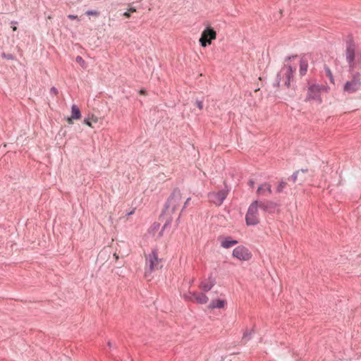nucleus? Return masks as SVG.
I'll list each match as a JSON object with an SVG mask.
<instances>
[{"label": "nucleus", "mask_w": 361, "mask_h": 361, "mask_svg": "<svg viewBox=\"0 0 361 361\" xmlns=\"http://www.w3.org/2000/svg\"><path fill=\"white\" fill-rule=\"evenodd\" d=\"M182 203V195L180 190L178 188H176L173 190L172 193L168 198L165 206L164 209L162 212L163 216H166V222L159 233V235H162L163 231L166 228V227L169 226L171 222L172 221V214H174L176 210L179 208Z\"/></svg>", "instance_id": "nucleus-1"}, {"label": "nucleus", "mask_w": 361, "mask_h": 361, "mask_svg": "<svg viewBox=\"0 0 361 361\" xmlns=\"http://www.w3.org/2000/svg\"><path fill=\"white\" fill-rule=\"evenodd\" d=\"M349 72L350 73V78L344 84L343 92L348 94H353L361 88V74L359 72L354 71V70Z\"/></svg>", "instance_id": "nucleus-2"}, {"label": "nucleus", "mask_w": 361, "mask_h": 361, "mask_svg": "<svg viewBox=\"0 0 361 361\" xmlns=\"http://www.w3.org/2000/svg\"><path fill=\"white\" fill-rule=\"evenodd\" d=\"M295 71V68L293 69L290 66H285L283 67L277 74L274 85L275 87H279L281 81L283 80L284 82V85L287 87H290V82L293 78V73Z\"/></svg>", "instance_id": "nucleus-3"}, {"label": "nucleus", "mask_w": 361, "mask_h": 361, "mask_svg": "<svg viewBox=\"0 0 361 361\" xmlns=\"http://www.w3.org/2000/svg\"><path fill=\"white\" fill-rule=\"evenodd\" d=\"M258 200L253 201L249 206L246 216L245 221L247 226H255L259 224L258 218Z\"/></svg>", "instance_id": "nucleus-4"}, {"label": "nucleus", "mask_w": 361, "mask_h": 361, "mask_svg": "<svg viewBox=\"0 0 361 361\" xmlns=\"http://www.w3.org/2000/svg\"><path fill=\"white\" fill-rule=\"evenodd\" d=\"M160 261L161 260L158 258L157 251L153 250L147 258V264L148 265V268L146 269L145 274L146 277H147L152 271L161 267V265H160Z\"/></svg>", "instance_id": "nucleus-5"}, {"label": "nucleus", "mask_w": 361, "mask_h": 361, "mask_svg": "<svg viewBox=\"0 0 361 361\" xmlns=\"http://www.w3.org/2000/svg\"><path fill=\"white\" fill-rule=\"evenodd\" d=\"M355 44L353 41L347 43L345 56L349 65V71H352L355 68Z\"/></svg>", "instance_id": "nucleus-6"}, {"label": "nucleus", "mask_w": 361, "mask_h": 361, "mask_svg": "<svg viewBox=\"0 0 361 361\" xmlns=\"http://www.w3.org/2000/svg\"><path fill=\"white\" fill-rule=\"evenodd\" d=\"M233 256L241 261H248L252 257V253L245 246L240 245L233 250Z\"/></svg>", "instance_id": "nucleus-7"}, {"label": "nucleus", "mask_w": 361, "mask_h": 361, "mask_svg": "<svg viewBox=\"0 0 361 361\" xmlns=\"http://www.w3.org/2000/svg\"><path fill=\"white\" fill-rule=\"evenodd\" d=\"M228 195L227 190H221L218 192H210L208 195L209 200L216 205H221Z\"/></svg>", "instance_id": "nucleus-8"}, {"label": "nucleus", "mask_w": 361, "mask_h": 361, "mask_svg": "<svg viewBox=\"0 0 361 361\" xmlns=\"http://www.w3.org/2000/svg\"><path fill=\"white\" fill-rule=\"evenodd\" d=\"M257 206L263 211L271 213L276 209V208L278 207V204L276 202L270 200H262L258 201Z\"/></svg>", "instance_id": "nucleus-9"}, {"label": "nucleus", "mask_w": 361, "mask_h": 361, "mask_svg": "<svg viewBox=\"0 0 361 361\" xmlns=\"http://www.w3.org/2000/svg\"><path fill=\"white\" fill-rule=\"evenodd\" d=\"M216 284L215 278L211 274L207 279L202 281L200 285V288L204 292H208Z\"/></svg>", "instance_id": "nucleus-10"}, {"label": "nucleus", "mask_w": 361, "mask_h": 361, "mask_svg": "<svg viewBox=\"0 0 361 361\" xmlns=\"http://www.w3.org/2000/svg\"><path fill=\"white\" fill-rule=\"evenodd\" d=\"M218 240L220 242L221 247L228 249L238 243V240L231 239V237L219 236Z\"/></svg>", "instance_id": "nucleus-11"}, {"label": "nucleus", "mask_w": 361, "mask_h": 361, "mask_svg": "<svg viewBox=\"0 0 361 361\" xmlns=\"http://www.w3.org/2000/svg\"><path fill=\"white\" fill-rule=\"evenodd\" d=\"M320 87L319 85H312L309 87L307 99H319Z\"/></svg>", "instance_id": "nucleus-12"}, {"label": "nucleus", "mask_w": 361, "mask_h": 361, "mask_svg": "<svg viewBox=\"0 0 361 361\" xmlns=\"http://www.w3.org/2000/svg\"><path fill=\"white\" fill-rule=\"evenodd\" d=\"M271 186L269 183L261 184L257 190V195L258 196H266L267 193L271 194Z\"/></svg>", "instance_id": "nucleus-13"}, {"label": "nucleus", "mask_w": 361, "mask_h": 361, "mask_svg": "<svg viewBox=\"0 0 361 361\" xmlns=\"http://www.w3.org/2000/svg\"><path fill=\"white\" fill-rule=\"evenodd\" d=\"M81 117L80 111L78 107L73 104L71 106V116L68 118L67 121L69 124L73 123V119H80Z\"/></svg>", "instance_id": "nucleus-14"}, {"label": "nucleus", "mask_w": 361, "mask_h": 361, "mask_svg": "<svg viewBox=\"0 0 361 361\" xmlns=\"http://www.w3.org/2000/svg\"><path fill=\"white\" fill-rule=\"evenodd\" d=\"M307 171V169H300L298 171H296L289 178L290 179L293 183L297 182L299 180V183L301 184L302 182L305 180V178L301 176V174H303Z\"/></svg>", "instance_id": "nucleus-15"}, {"label": "nucleus", "mask_w": 361, "mask_h": 361, "mask_svg": "<svg viewBox=\"0 0 361 361\" xmlns=\"http://www.w3.org/2000/svg\"><path fill=\"white\" fill-rule=\"evenodd\" d=\"M202 36L203 37H205L207 39H209L212 42V39H215L216 37V31L210 27H207L206 29L204 30V31L202 33Z\"/></svg>", "instance_id": "nucleus-16"}, {"label": "nucleus", "mask_w": 361, "mask_h": 361, "mask_svg": "<svg viewBox=\"0 0 361 361\" xmlns=\"http://www.w3.org/2000/svg\"><path fill=\"white\" fill-rule=\"evenodd\" d=\"M307 67H308L307 60L305 57L301 58V59L300 61V73L301 75H305L307 70Z\"/></svg>", "instance_id": "nucleus-17"}, {"label": "nucleus", "mask_w": 361, "mask_h": 361, "mask_svg": "<svg viewBox=\"0 0 361 361\" xmlns=\"http://www.w3.org/2000/svg\"><path fill=\"white\" fill-rule=\"evenodd\" d=\"M226 301L223 300H212L209 305V307L211 309L222 308L224 307Z\"/></svg>", "instance_id": "nucleus-18"}, {"label": "nucleus", "mask_w": 361, "mask_h": 361, "mask_svg": "<svg viewBox=\"0 0 361 361\" xmlns=\"http://www.w3.org/2000/svg\"><path fill=\"white\" fill-rule=\"evenodd\" d=\"M208 298L204 293H196V297L195 298V301L199 304H205L208 302Z\"/></svg>", "instance_id": "nucleus-19"}, {"label": "nucleus", "mask_w": 361, "mask_h": 361, "mask_svg": "<svg viewBox=\"0 0 361 361\" xmlns=\"http://www.w3.org/2000/svg\"><path fill=\"white\" fill-rule=\"evenodd\" d=\"M97 121H98V118L94 115L88 116L87 118H85V120H84V123L87 126H88L91 128H94L92 123H97Z\"/></svg>", "instance_id": "nucleus-20"}, {"label": "nucleus", "mask_w": 361, "mask_h": 361, "mask_svg": "<svg viewBox=\"0 0 361 361\" xmlns=\"http://www.w3.org/2000/svg\"><path fill=\"white\" fill-rule=\"evenodd\" d=\"M253 333H254V330L253 329H250L249 331L247 330L243 334V338H242L243 341L246 343L247 341H250Z\"/></svg>", "instance_id": "nucleus-21"}, {"label": "nucleus", "mask_w": 361, "mask_h": 361, "mask_svg": "<svg viewBox=\"0 0 361 361\" xmlns=\"http://www.w3.org/2000/svg\"><path fill=\"white\" fill-rule=\"evenodd\" d=\"M200 43L202 47H206L208 44H211L212 42L209 39H207L205 37L201 36L200 39Z\"/></svg>", "instance_id": "nucleus-22"}, {"label": "nucleus", "mask_w": 361, "mask_h": 361, "mask_svg": "<svg viewBox=\"0 0 361 361\" xmlns=\"http://www.w3.org/2000/svg\"><path fill=\"white\" fill-rule=\"evenodd\" d=\"M75 61H76L77 63H78L81 66V67L82 68L85 69V68H87L86 63H85V61H84V59L81 56H78L76 57V59H75Z\"/></svg>", "instance_id": "nucleus-23"}, {"label": "nucleus", "mask_w": 361, "mask_h": 361, "mask_svg": "<svg viewBox=\"0 0 361 361\" xmlns=\"http://www.w3.org/2000/svg\"><path fill=\"white\" fill-rule=\"evenodd\" d=\"M286 185V183L285 181H281L276 188V192L279 193L281 192L283 190Z\"/></svg>", "instance_id": "nucleus-24"}, {"label": "nucleus", "mask_w": 361, "mask_h": 361, "mask_svg": "<svg viewBox=\"0 0 361 361\" xmlns=\"http://www.w3.org/2000/svg\"><path fill=\"white\" fill-rule=\"evenodd\" d=\"M196 297V293L190 292L188 294L185 295V298L188 300L195 301Z\"/></svg>", "instance_id": "nucleus-25"}, {"label": "nucleus", "mask_w": 361, "mask_h": 361, "mask_svg": "<svg viewBox=\"0 0 361 361\" xmlns=\"http://www.w3.org/2000/svg\"><path fill=\"white\" fill-rule=\"evenodd\" d=\"M325 71H326V74L327 75V77L329 78L330 81L331 82H334V77H333V74L330 70V68L329 67H325Z\"/></svg>", "instance_id": "nucleus-26"}, {"label": "nucleus", "mask_w": 361, "mask_h": 361, "mask_svg": "<svg viewBox=\"0 0 361 361\" xmlns=\"http://www.w3.org/2000/svg\"><path fill=\"white\" fill-rule=\"evenodd\" d=\"M1 56L4 59H6L8 60H14L15 59V57L11 54H6V53H2L1 54Z\"/></svg>", "instance_id": "nucleus-27"}, {"label": "nucleus", "mask_w": 361, "mask_h": 361, "mask_svg": "<svg viewBox=\"0 0 361 361\" xmlns=\"http://www.w3.org/2000/svg\"><path fill=\"white\" fill-rule=\"evenodd\" d=\"M86 14L87 16H98L99 13L96 11L90 10L86 12Z\"/></svg>", "instance_id": "nucleus-28"}, {"label": "nucleus", "mask_w": 361, "mask_h": 361, "mask_svg": "<svg viewBox=\"0 0 361 361\" xmlns=\"http://www.w3.org/2000/svg\"><path fill=\"white\" fill-rule=\"evenodd\" d=\"M195 104L199 109L202 110L203 109V102L202 101L197 100Z\"/></svg>", "instance_id": "nucleus-29"}, {"label": "nucleus", "mask_w": 361, "mask_h": 361, "mask_svg": "<svg viewBox=\"0 0 361 361\" xmlns=\"http://www.w3.org/2000/svg\"><path fill=\"white\" fill-rule=\"evenodd\" d=\"M50 92H51V94H53L54 95H56L59 93L58 90L54 87H52L51 88Z\"/></svg>", "instance_id": "nucleus-30"}, {"label": "nucleus", "mask_w": 361, "mask_h": 361, "mask_svg": "<svg viewBox=\"0 0 361 361\" xmlns=\"http://www.w3.org/2000/svg\"><path fill=\"white\" fill-rule=\"evenodd\" d=\"M190 197H188L186 199L185 202H184V204H183V209L181 211H183L188 205V202H190Z\"/></svg>", "instance_id": "nucleus-31"}, {"label": "nucleus", "mask_w": 361, "mask_h": 361, "mask_svg": "<svg viewBox=\"0 0 361 361\" xmlns=\"http://www.w3.org/2000/svg\"><path fill=\"white\" fill-rule=\"evenodd\" d=\"M68 18L71 20H74V19H77L78 18V16H74V15H68Z\"/></svg>", "instance_id": "nucleus-32"}, {"label": "nucleus", "mask_w": 361, "mask_h": 361, "mask_svg": "<svg viewBox=\"0 0 361 361\" xmlns=\"http://www.w3.org/2000/svg\"><path fill=\"white\" fill-rule=\"evenodd\" d=\"M248 185L251 187V188H253L254 185H255V181L253 180H250L249 182H248Z\"/></svg>", "instance_id": "nucleus-33"}, {"label": "nucleus", "mask_w": 361, "mask_h": 361, "mask_svg": "<svg viewBox=\"0 0 361 361\" xmlns=\"http://www.w3.org/2000/svg\"><path fill=\"white\" fill-rule=\"evenodd\" d=\"M296 56H297L296 55H295V56H288V57L286 59V61H289V60H290V59H292L295 58Z\"/></svg>", "instance_id": "nucleus-34"}, {"label": "nucleus", "mask_w": 361, "mask_h": 361, "mask_svg": "<svg viewBox=\"0 0 361 361\" xmlns=\"http://www.w3.org/2000/svg\"><path fill=\"white\" fill-rule=\"evenodd\" d=\"M123 15L125 16H126L127 18H128V17H130V12L129 11L125 12Z\"/></svg>", "instance_id": "nucleus-35"}, {"label": "nucleus", "mask_w": 361, "mask_h": 361, "mask_svg": "<svg viewBox=\"0 0 361 361\" xmlns=\"http://www.w3.org/2000/svg\"><path fill=\"white\" fill-rule=\"evenodd\" d=\"M128 11H129V12H135V8H130V9L128 10Z\"/></svg>", "instance_id": "nucleus-36"}, {"label": "nucleus", "mask_w": 361, "mask_h": 361, "mask_svg": "<svg viewBox=\"0 0 361 361\" xmlns=\"http://www.w3.org/2000/svg\"><path fill=\"white\" fill-rule=\"evenodd\" d=\"M133 213H134V210L131 211L130 212H128V213L127 214V215H128V216H129V215L133 214Z\"/></svg>", "instance_id": "nucleus-37"}, {"label": "nucleus", "mask_w": 361, "mask_h": 361, "mask_svg": "<svg viewBox=\"0 0 361 361\" xmlns=\"http://www.w3.org/2000/svg\"><path fill=\"white\" fill-rule=\"evenodd\" d=\"M145 90H140V94H145Z\"/></svg>", "instance_id": "nucleus-38"}, {"label": "nucleus", "mask_w": 361, "mask_h": 361, "mask_svg": "<svg viewBox=\"0 0 361 361\" xmlns=\"http://www.w3.org/2000/svg\"><path fill=\"white\" fill-rule=\"evenodd\" d=\"M12 29L13 31H16L17 30V27L16 26L12 27Z\"/></svg>", "instance_id": "nucleus-39"}, {"label": "nucleus", "mask_w": 361, "mask_h": 361, "mask_svg": "<svg viewBox=\"0 0 361 361\" xmlns=\"http://www.w3.org/2000/svg\"><path fill=\"white\" fill-rule=\"evenodd\" d=\"M11 24H13V25H16V24H17V22H16V21H12V22H11Z\"/></svg>", "instance_id": "nucleus-40"}, {"label": "nucleus", "mask_w": 361, "mask_h": 361, "mask_svg": "<svg viewBox=\"0 0 361 361\" xmlns=\"http://www.w3.org/2000/svg\"><path fill=\"white\" fill-rule=\"evenodd\" d=\"M108 345H109V347H111V343L110 341H109V342H108Z\"/></svg>", "instance_id": "nucleus-41"}, {"label": "nucleus", "mask_w": 361, "mask_h": 361, "mask_svg": "<svg viewBox=\"0 0 361 361\" xmlns=\"http://www.w3.org/2000/svg\"><path fill=\"white\" fill-rule=\"evenodd\" d=\"M114 256L116 257V259L118 258V255L116 253L114 255Z\"/></svg>", "instance_id": "nucleus-42"}, {"label": "nucleus", "mask_w": 361, "mask_h": 361, "mask_svg": "<svg viewBox=\"0 0 361 361\" xmlns=\"http://www.w3.org/2000/svg\"><path fill=\"white\" fill-rule=\"evenodd\" d=\"M154 228H157V227H159V225H154Z\"/></svg>", "instance_id": "nucleus-43"}]
</instances>
